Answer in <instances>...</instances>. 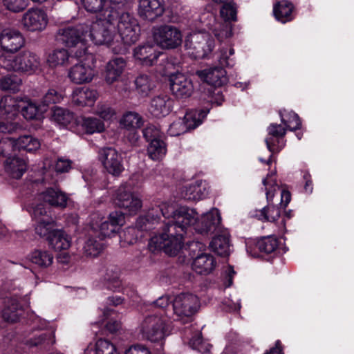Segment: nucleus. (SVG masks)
Masks as SVG:
<instances>
[{
    "mask_svg": "<svg viewBox=\"0 0 354 354\" xmlns=\"http://www.w3.org/2000/svg\"><path fill=\"white\" fill-rule=\"evenodd\" d=\"M40 197L50 206L61 209L66 207L68 200L66 194L57 188L47 189L41 194Z\"/></svg>",
    "mask_w": 354,
    "mask_h": 354,
    "instance_id": "393cba45",
    "label": "nucleus"
},
{
    "mask_svg": "<svg viewBox=\"0 0 354 354\" xmlns=\"http://www.w3.org/2000/svg\"><path fill=\"white\" fill-rule=\"evenodd\" d=\"M209 193V187L205 181L197 180L184 187L183 197L187 201H197L205 198Z\"/></svg>",
    "mask_w": 354,
    "mask_h": 354,
    "instance_id": "5701e85b",
    "label": "nucleus"
},
{
    "mask_svg": "<svg viewBox=\"0 0 354 354\" xmlns=\"http://www.w3.org/2000/svg\"><path fill=\"white\" fill-rule=\"evenodd\" d=\"M20 105L17 100L12 96L7 95L0 100V115L15 114Z\"/></svg>",
    "mask_w": 354,
    "mask_h": 354,
    "instance_id": "09e8293b",
    "label": "nucleus"
},
{
    "mask_svg": "<svg viewBox=\"0 0 354 354\" xmlns=\"http://www.w3.org/2000/svg\"><path fill=\"white\" fill-rule=\"evenodd\" d=\"M6 172L14 178H20L27 169V164L24 159L19 157H9L5 163Z\"/></svg>",
    "mask_w": 354,
    "mask_h": 354,
    "instance_id": "c756f323",
    "label": "nucleus"
},
{
    "mask_svg": "<svg viewBox=\"0 0 354 354\" xmlns=\"http://www.w3.org/2000/svg\"><path fill=\"white\" fill-rule=\"evenodd\" d=\"M216 262L212 255L201 254L194 259L192 269L200 274H207L214 270Z\"/></svg>",
    "mask_w": 354,
    "mask_h": 354,
    "instance_id": "cd10ccee",
    "label": "nucleus"
},
{
    "mask_svg": "<svg viewBox=\"0 0 354 354\" xmlns=\"http://www.w3.org/2000/svg\"><path fill=\"white\" fill-rule=\"evenodd\" d=\"M143 136L149 142L163 138V134L160 130L153 124H149L144 129Z\"/></svg>",
    "mask_w": 354,
    "mask_h": 354,
    "instance_id": "e2e57ef3",
    "label": "nucleus"
},
{
    "mask_svg": "<svg viewBox=\"0 0 354 354\" xmlns=\"http://www.w3.org/2000/svg\"><path fill=\"white\" fill-rule=\"evenodd\" d=\"M2 64L8 71L32 73L39 69L41 60L39 57L35 53L26 50L15 57L5 58L2 62Z\"/></svg>",
    "mask_w": 354,
    "mask_h": 354,
    "instance_id": "0eeeda50",
    "label": "nucleus"
},
{
    "mask_svg": "<svg viewBox=\"0 0 354 354\" xmlns=\"http://www.w3.org/2000/svg\"><path fill=\"white\" fill-rule=\"evenodd\" d=\"M172 104L173 101L168 95H159L151 99L149 111L154 117H164L170 113Z\"/></svg>",
    "mask_w": 354,
    "mask_h": 354,
    "instance_id": "412c9836",
    "label": "nucleus"
},
{
    "mask_svg": "<svg viewBox=\"0 0 354 354\" xmlns=\"http://www.w3.org/2000/svg\"><path fill=\"white\" fill-rule=\"evenodd\" d=\"M154 214H160L167 221L162 232L153 236L149 246L151 250H162L165 253L174 256L183 247L184 236L189 228L196 223V212L186 207H176L173 203L162 202L151 208Z\"/></svg>",
    "mask_w": 354,
    "mask_h": 354,
    "instance_id": "f257e3e1",
    "label": "nucleus"
},
{
    "mask_svg": "<svg viewBox=\"0 0 354 354\" xmlns=\"http://www.w3.org/2000/svg\"><path fill=\"white\" fill-rule=\"evenodd\" d=\"M95 218L99 219L100 216L97 214H94L92 215V227L93 228L99 227L100 231V234L104 236H111L112 234L116 232V230L115 227L111 225V223L108 221H104L98 223L97 221H95Z\"/></svg>",
    "mask_w": 354,
    "mask_h": 354,
    "instance_id": "864d4df0",
    "label": "nucleus"
},
{
    "mask_svg": "<svg viewBox=\"0 0 354 354\" xmlns=\"http://www.w3.org/2000/svg\"><path fill=\"white\" fill-rule=\"evenodd\" d=\"M162 55L157 51L152 44L140 46L134 50V57L140 60L143 65L152 66L157 62L158 58Z\"/></svg>",
    "mask_w": 354,
    "mask_h": 354,
    "instance_id": "b1692460",
    "label": "nucleus"
},
{
    "mask_svg": "<svg viewBox=\"0 0 354 354\" xmlns=\"http://www.w3.org/2000/svg\"><path fill=\"white\" fill-rule=\"evenodd\" d=\"M160 217L158 214H154L153 210L149 209L147 214L139 217L136 223V227L139 230H149L152 228L154 223L159 222Z\"/></svg>",
    "mask_w": 354,
    "mask_h": 354,
    "instance_id": "37998d69",
    "label": "nucleus"
},
{
    "mask_svg": "<svg viewBox=\"0 0 354 354\" xmlns=\"http://www.w3.org/2000/svg\"><path fill=\"white\" fill-rule=\"evenodd\" d=\"M20 83L15 77L10 76L4 77L0 82V88L3 91L16 92L19 90Z\"/></svg>",
    "mask_w": 354,
    "mask_h": 354,
    "instance_id": "680f3d73",
    "label": "nucleus"
},
{
    "mask_svg": "<svg viewBox=\"0 0 354 354\" xmlns=\"http://www.w3.org/2000/svg\"><path fill=\"white\" fill-rule=\"evenodd\" d=\"M69 54L64 48L55 50L48 57V62L50 66L64 65L68 62Z\"/></svg>",
    "mask_w": 354,
    "mask_h": 354,
    "instance_id": "de8ad7c7",
    "label": "nucleus"
},
{
    "mask_svg": "<svg viewBox=\"0 0 354 354\" xmlns=\"http://www.w3.org/2000/svg\"><path fill=\"white\" fill-rule=\"evenodd\" d=\"M115 206L124 209L129 214H136L142 206V200L131 189V185L122 184L113 195Z\"/></svg>",
    "mask_w": 354,
    "mask_h": 354,
    "instance_id": "9b49d317",
    "label": "nucleus"
},
{
    "mask_svg": "<svg viewBox=\"0 0 354 354\" xmlns=\"http://www.w3.org/2000/svg\"><path fill=\"white\" fill-rule=\"evenodd\" d=\"M237 7L234 3H225L221 9V15L225 21L236 20Z\"/></svg>",
    "mask_w": 354,
    "mask_h": 354,
    "instance_id": "bf43d9fd",
    "label": "nucleus"
},
{
    "mask_svg": "<svg viewBox=\"0 0 354 354\" xmlns=\"http://www.w3.org/2000/svg\"><path fill=\"white\" fill-rule=\"evenodd\" d=\"M99 160L104 169L113 176H119L124 170L122 155L114 148L104 147L99 151Z\"/></svg>",
    "mask_w": 354,
    "mask_h": 354,
    "instance_id": "ddd939ff",
    "label": "nucleus"
},
{
    "mask_svg": "<svg viewBox=\"0 0 354 354\" xmlns=\"http://www.w3.org/2000/svg\"><path fill=\"white\" fill-rule=\"evenodd\" d=\"M72 161L64 157L58 158L55 165V170L57 173L68 172L71 169Z\"/></svg>",
    "mask_w": 354,
    "mask_h": 354,
    "instance_id": "69168bd1",
    "label": "nucleus"
},
{
    "mask_svg": "<svg viewBox=\"0 0 354 354\" xmlns=\"http://www.w3.org/2000/svg\"><path fill=\"white\" fill-rule=\"evenodd\" d=\"M257 246L261 252L270 254L277 248L278 240L277 238L271 236L263 237L258 241Z\"/></svg>",
    "mask_w": 354,
    "mask_h": 354,
    "instance_id": "603ef678",
    "label": "nucleus"
},
{
    "mask_svg": "<svg viewBox=\"0 0 354 354\" xmlns=\"http://www.w3.org/2000/svg\"><path fill=\"white\" fill-rule=\"evenodd\" d=\"M165 10L162 0H140L138 15L144 19L153 21L161 16Z\"/></svg>",
    "mask_w": 354,
    "mask_h": 354,
    "instance_id": "f3484780",
    "label": "nucleus"
},
{
    "mask_svg": "<svg viewBox=\"0 0 354 354\" xmlns=\"http://www.w3.org/2000/svg\"><path fill=\"white\" fill-rule=\"evenodd\" d=\"M96 354H119L115 346L106 339H98L94 346Z\"/></svg>",
    "mask_w": 354,
    "mask_h": 354,
    "instance_id": "6e6d98bb",
    "label": "nucleus"
},
{
    "mask_svg": "<svg viewBox=\"0 0 354 354\" xmlns=\"http://www.w3.org/2000/svg\"><path fill=\"white\" fill-rule=\"evenodd\" d=\"M263 185L265 187L268 205L263 207L257 214L259 219L263 221L274 222L281 215V207H287L291 200L290 192L286 189L281 190L280 207L272 203L273 197L279 187L276 183L274 173H270L263 180Z\"/></svg>",
    "mask_w": 354,
    "mask_h": 354,
    "instance_id": "7ed1b4c3",
    "label": "nucleus"
},
{
    "mask_svg": "<svg viewBox=\"0 0 354 354\" xmlns=\"http://www.w3.org/2000/svg\"><path fill=\"white\" fill-rule=\"evenodd\" d=\"M28 259L40 268H47L53 262V255L47 250H35L28 255Z\"/></svg>",
    "mask_w": 354,
    "mask_h": 354,
    "instance_id": "f704fd0d",
    "label": "nucleus"
},
{
    "mask_svg": "<svg viewBox=\"0 0 354 354\" xmlns=\"http://www.w3.org/2000/svg\"><path fill=\"white\" fill-rule=\"evenodd\" d=\"M68 77L72 82L76 84L88 83L94 77V70L88 64L81 62L70 68Z\"/></svg>",
    "mask_w": 354,
    "mask_h": 354,
    "instance_id": "6ab92c4d",
    "label": "nucleus"
},
{
    "mask_svg": "<svg viewBox=\"0 0 354 354\" xmlns=\"http://www.w3.org/2000/svg\"><path fill=\"white\" fill-rule=\"evenodd\" d=\"M97 97L98 93L95 90L86 87L76 88L71 94L72 102L79 106H92Z\"/></svg>",
    "mask_w": 354,
    "mask_h": 354,
    "instance_id": "4be33fe9",
    "label": "nucleus"
},
{
    "mask_svg": "<svg viewBox=\"0 0 354 354\" xmlns=\"http://www.w3.org/2000/svg\"><path fill=\"white\" fill-rule=\"evenodd\" d=\"M109 221L111 223V225L116 227L118 225H122L124 223V215L120 211H115L111 212L109 216Z\"/></svg>",
    "mask_w": 354,
    "mask_h": 354,
    "instance_id": "338daca9",
    "label": "nucleus"
},
{
    "mask_svg": "<svg viewBox=\"0 0 354 354\" xmlns=\"http://www.w3.org/2000/svg\"><path fill=\"white\" fill-rule=\"evenodd\" d=\"M52 120L59 124L66 126L73 119V114L66 109L54 106L52 109Z\"/></svg>",
    "mask_w": 354,
    "mask_h": 354,
    "instance_id": "49530a36",
    "label": "nucleus"
},
{
    "mask_svg": "<svg viewBox=\"0 0 354 354\" xmlns=\"http://www.w3.org/2000/svg\"><path fill=\"white\" fill-rule=\"evenodd\" d=\"M234 50L232 48H222L218 53V62L219 64L223 66H233L234 60L230 57L233 55Z\"/></svg>",
    "mask_w": 354,
    "mask_h": 354,
    "instance_id": "13d9d810",
    "label": "nucleus"
},
{
    "mask_svg": "<svg viewBox=\"0 0 354 354\" xmlns=\"http://www.w3.org/2000/svg\"><path fill=\"white\" fill-rule=\"evenodd\" d=\"M166 145L162 138L151 141L147 148L149 158L153 160H158L165 155Z\"/></svg>",
    "mask_w": 354,
    "mask_h": 354,
    "instance_id": "ea45409f",
    "label": "nucleus"
},
{
    "mask_svg": "<svg viewBox=\"0 0 354 354\" xmlns=\"http://www.w3.org/2000/svg\"><path fill=\"white\" fill-rule=\"evenodd\" d=\"M116 23L119 35L113 52L118 54L124 50V44L131 45L138 41L140 29L137 19L128 12H119Z\"/></svg>",
    "mask_w": 354,
    "mask_h": 354,
    "instance_id": "20e7f679",
    "label": "nucleus"
},
{
    "mask_svg": "<svg viewBox=\"0 0 354 354\" xmlns=\"http://www.w3.org/2000/svg\"><path fill=\"white\" fill-rule=\"evenodd\" d=\"M200 307L198 297L191 293H181L172 300L173 314L174 319L184 321L194 315Z\"/></svg>",
    "mask_w": 354,
    "mask_h": 354,
    "instance_id": "1a4fd4ad",
    "label": "nucleus"
},
{
    "mask_svg": "<svg viewBox=\"0 0 354 354\" xmlns=\"http://www.w3.org/2000/svg\"><path fill=\"white\" fill-rule=\"evenodd\" d=\"M95 113L106 121L113 120L116 114L115 110L111 106L102 102H99L97 104Z\"/></svg>",
    "mask_w": 354,
    "mask_h": 354,
    "instance_id": "4d7b16f0",
    "label": "nucleus"
},
{
    "mask_svg": "<svg viewBox=\"0 0 354 354\" xmlns=\"http://www.w3.org/2000/svg\"><path fill=\"white\" fill-rule=\"evenodd\" d=\"M120 124L127 129L135 130L142 126L143 120L139 113L129 111L124 114L120 120Z\"/></svg>",
    "mask_w": 354,
    "mask_h": 354,
    "instance_id": "58836bf2",
    "label": "nucleus"
},
{
    "mask_svg": "<svg viewBox=\"0 0 354 354\" xmlns=\"http://www.w3.org/2000/svg\"><path fill=\"white\" fill-rule=\"evenodd\" d=\"M293 4L288 0L277 1L273 6L275 18L282 23H286L293 19Z\"/></svg>",
    "mask_w": 354,
    "mask_h": 354,
    "instance_id": "7c9ffc66",
    "label": "nucleus"
},
{
    "mask_svg": "<svg viewBox=\"0 0 354 354\" xmlns=\"http://www.w3.org/2000/svg\"><path fill=\"white\" fill-rule=\"evenodd\" d=\"M3 6L10 11L19 12L28 5V0H2Z\"/></svg>",
    "mask_w": 354,
    "mask_h": 354,
    "instance_id": "052dcab7",
    "label": "nucleus"
},
{
    "mask_svg": "<svg viewBox=\"0 0 354 354\" xmlns=\"http://www.w3.org/2000/svg\"><path fill=\"white\" fill-rule=\"evenodd\" d=\"M281 122L290 131H295L300 128L301 123L298 115L294 112L283 113L280 112Z\"/></svg>",
    "mask_w": 354,
    "mask_h": 354,
    "instance_id": "5fc2aeb1",
    "label": "nucleus"
},
{
    "mask_svg": "<svg viewBox=\"0 0 354 354\" xmlns=\"http://www.w3.org/2000/svg\"><path fill=\"white\" fill-rule=\"evenodd\" d=\"M88 25L86 21L80 23L75 26H70L59 28L57 33V39L62 44L68 48H73L80 45L82 51L77 53V57H81L85 53L86 44L88 41Z\"/></svg>",
    "mask_w": 354,
    "mask_h": 354,
    "instance_id": "423d86ee",
    "label": "nucleus"
},
{
    "mask_svg": "<svg viewBox=\"0 0 354 354\" xmlns=\"http://www.w3.org/2000/svg\"><path fill=\"white\" fill-rule=\"evenodd\" d=\"M210 247L218 255H229L230 244L228 232L225 231L214 237L210 243Z\"/></svg>",
    "mask_w": 354,
    "mask_h": 354,
    "instance_id": "2f4dec72",
    "label": "nucleus"
},
{
    "mask_svg": "<svg viewBox=\"0 0 354 354\" xmlns=\"http://www.w3.org/2000/svg\"><path fill=\"white\" fill-rule=\"evenodd\" d=\"M82 3L86 10L93 13L102 12L104 14L106 10H116L108 5L107 0H82Z\"/></svg>",
    "mask_w": 354,
    "mask_h": 354,
    "instance_id": "a19ab883",
    "label": "nucleus"
},
{
    "mask_svg": "<svg viewBox=\"0 0 354 354\" xmlns=\"http://www.w3.org/2000/svg\"><path fill=\"white\" fill-rule=\"evenodd\" d=\"M170 326L162 315H148L139 326V333L144 339L152 342H161L170 334Z\"/></svg>",
    "mask_w": 354,
    "mask_h": 354,
    "instance_id": "39448f33",
    "label": "nucleus"
},
{
    "mask_svg": "<svg viewBox=\"0 0 354 354\" xmlns=\"http://www.w3.org/2000/svg\"><path fill=\"white\" fill-rule=\"evenodd\" d=\"M21 24L30 32H41L47 26L48 18L46 12L39 8H30L22 15Z\"/></svg>",
    "mask_w": 354,
    "mask_h": 354,
    "instance_id": "f8f14e48",
    "label": "nucleus"
},
{
    "mask_svg": "<svg viewBox=\"0 0 354 354\" xmlns=\"http://www.w3.org/2000/svg\"><path fill=\"white\" fill-rule=\"evenodd\" d=\"M196 340L198 342V344H196V342L194 339H189V344L193 349L198 351L199 353L202 354L208 353L210 351L211 345L207 342L203 341V339L201 337V334L199 331H197Z\"/></svg>",
    "mask_w": 354,
    "mask_h": 354,
    "instance_id": "0e129e2a",
    "label": "nucleus"
},
{
    "mask_svg": "<svg viewBox=\"0 0 354 354\" xmlns=\"http://www.w3.org/2000/svg\"><path fill=\"white\" fill-rule=\"evenodd\" d=\"M64 100V95L55 88H49L40 100V103L45 111L50 104L60 103Z\"/></svg>",
    "mask_w": 354,
    "mask_h": 354,
    "instance_id": "c03bdc74",
    "label": "nucleus"
},
{
    "mask_svg": "<svg viewBox=\"0 0 354 354\" xmlns=\"http://www.w3.org/2000/svg\"><path fill=\"white\" fill-rule=\"evenodd\" d=\"M82 127L86 132L88 134L101 133L105 129L104 122L100 120L93 117L83 118Z\"/></svg>",
    "mask_w": 354,
    "mask_h": 354,
    "instance_id": "a18cd8bd",
    "label": "nucleus"
},
{
    "mask_svg": "<svg viewBox=\"0 0 354 354\" xmlns=\"http://www.w3.org/2000/svg\"><path fill=\"white\" fill-rule=\"evenodd\" d=\"M154 42L162 49H174L183 41L181 31L171 25H162L153 30Z\"/></svg>",
    "mask_w": 354,
    "mask_h": 354,
    "instance_id": "9d476101",
    "label": "nucleus"
},
{
    "mask_svg": "<svg viewBox=\"0 0 354 354\" xmlns=\"http://www.w3.org/2000/svg\"><path fill=\"white\" fill-rule=\"evenodd\" d=\"M268 131L270 137L266 138V143L268 150L271 152L274 151V149L272 147V139L271 138L274 137L276 138H283L286 133V129L281 126V124H270L268 128Z\"/></svg>",
    "mask_w": 354,
    "mask_h": 354,
    "instance_id": "3c124183",
    "label": "nucleus"
},
{
    "mask_svg": "<svg viewBox=\"0 0 354 354\" xmlns=\"http://www.w3.org/2000/svg\"><path fill=\"white\" fill-rule=\"evenodd\" d=\"M56 230L53 219L50 216H46L39 222H36L35 225V232L41 238H45L47 241L48 237L53 234Z\"/></svg>",
    "mask_w": 354,
    "mask_h": 354,
    "instance_id": "c9c22d12",
    "label": "nucleus"
},
{
    "mask_svg": "<svg viewBox=\"0 0 354 354\" xmlns=\"http://www.w3.org/2000/svg\"><path fill=\"white\" fill-rule=\"evenodd\" d=\"M185 47L188 54L193 58L202 59L212 51L214 41L207 32H194L187 37Z\"/></svg>",
    "mask_w": 354,
    "mask_h": 354,
    "instance_id": "6e6552de",
    "label": "nucleus"
},
{
    "mask_svg": "<svg viewBox=\"0 0 354 354\" xmlns=\"http://www.w3.org/2000/svg\"><path fill=\"white\" fill-rule=\"evenodd\" d=\"M15 147L19 150H25L28 152L35 151L39 149V140L30 135H26L14 140Z\"/></svg>",
    "mask_w": 354,
    "mask_h": 354,
    "instance_id": "e433bc0d",
    "label": "nucleus"
},
{
    "mask_svg": "<svg viewBox=\"0 0 354 354\" xmlns=\"http://www.w3.org/2000/svg\"><path fill=\"white\" fill-rule=\"evenodd\" d=\"M46 216H49L47 214L46 208L41 204L37 205L33 207L32 217L35 222H39V220H41Z\"/></svg>",
    "mask_w": 354,
    "mask_h": 354,
    "instance_id": "774afa93",
    "label": "nucleus"
},
{
    "mask_svg": "<svg viewBox=\"0 0 354 354\" xmlns=\"http://www.w3.org/2000/svg\"><path fill=\"white\" fill-rule=\"evenodd\" d=\"M221 221V217L218 209L214 208L209 212L205 214L202 218L203 227L196 229L200 233L207 232L211 231L214 227L218 226Z\"/></svg>",
    "mask_w": 354,
    "mask_h": 354,
    "instance_id": "72a5a7b5",
    "label": "nucleus"
},
{
    "mask_svg": "<svg viewBox=\"0 0 354 354\" xmlns=\"http://www.w3.org/2000/svg\"><path fill=\"white\" fill-rule=\"evenodd\" d=\"M119 16L117 10H106L102 19L95 21H86L88 25V39L97 45L113 47L116 45L118 35L115 33V23Z\"/></svg>",
    "mask_w": 354,
    "mask_h": 354,
    "instance_id": "f03ea898",
    "label": "nucleus"
},
{
    "mask_svg": "<svg viewBox=\"0 0 354 354\" xmlns=\"http://www.w3.org/2000/svg\"><path fill=\"white\" fill-rule=\"evenodd\" d=\"M170 89L177 98L189 97L194 90L192 81L182 73L172 75L169 79Z\"/></svg>",
    "mask_w": 354,
    "mask_h": 354,
    "instance_id": "dca6fc26",
    "label": "nucleus"
},
{
    "mask_svg": "<svg viewBox=\"0 0 354 354\" xmlns=\"http://www.w3.org/2000/svg\"><path fill=\"white\" fill-rule=\"evenodd\" d=\"M104 249V243L97 237H89L84 245V252L88 257H95Z\"/></svg>",
    "mask_w": 354,
    "mask_h": 354,
    "instance_id": "79ce46f5",
    "label": "nucleus"
},
{
    "mask_svg": "<svg viewBox=\"0 0 354 354\" xmlns=\"http://www.w3.org/2000/svg\"><path fill=\"white\" fill-rule=\"evenodd\" d=\"M127 66V62L123 57H115L110 59L104 66L102 77L105 82L111 85L118 82Z\"/></svg>",
    "mask_w": 354,
    "mask_h": 354,
    "instance_id": "2eb2a0df",
    "label": "nucleus"
},
{
    "mask_svg": "<svg viewBox=\"0 0 354 354\" xmlns=\"http://www.w3.org/2000/svg\"><path fill=\"white\" fill-rule=\"evenodd\" d=\"M134 82L136 91L142 97L147 96L155 87L153 82L147 75H140Z\"/></svg>",
    "mask_w": 354,
    "mask_h": 354,
    "instance_id": "4c0bfd02",
    "label": "nucleus"
},
{
    "mask_svg": "<svg viewBox=\"0 0 354 354\" xmlns=\"http://www.w3.org/2000/svg\"><path fill=\"white\" fill-rule=\"evenodd\" d=\"M24 45V39L21 32L17 30L6 28L0 33V46L9 53L19 50Z\"/></svg>",
    "mask_w": 354,
    "mask_h": 354,
    "instance_id": "4468645a",
    "label": "nucleus"
},
{
    "mask_svg": "<svg viewBox=\"0 0 354 354\" xmlns=\"http://www.w3.org/2000/svg\"><path fill=\"white\" fill-rule=\"evenodd\" d=\"M104 279L107 281L109 288L113 291H117L120 289L121 281L120 280V271L118 268L113 267L107 268Z\"/></svg>",
    "mask_w": 354,
    "mask_h": 354,
    "instance_id": "8fccbe9b",
    "label": "nucleus"
},
{
    "mask_svg": "<svg viewBox=\"0 0 354 354\" xmlns=\"http://www.w3.org/2000/svg\"><path fill=\"white\" fill-rule=\"evenodd\" d=\"M205 81L214 86H221L227 82L226 71L222 67H214L201 72Z\"/></svg>",
    "mask_w": 354,
    "mask_h": 354,
    "instance_id": "c85d7f7f",
    "label": "nucleus"
},
{
    "mask_svg": "<svg viewBox=\"0 0 354 354\" xmlns=\"http://www.w3.org/2000/svg\"><path fill=\"white\" fill-rule=\"evenodd\" d=\"M23 311L22 306L20 304L18 298L11 297L5 299L2 317L6 322L10 323L18 322Z\"/></svg>",
    "mask_w": 354,
    "mask_h": 354,
    "instance_id": "aec40b11",
    "label": "nucleus"
},
{
    "mask_svg": "<svg viewBox=\"0 0 354 354\" xmlns=\"http://www.w3.org/2000/svg\"><path fill=\"white\" fill-rule=\"evenodd\" d=\"M24 344L29 346H37L41 344L54 343V334L51 330H32L24 340Z\"/></svg>",
    "mask_w": 354,
    "mask_h": 354,
    "instance_id": "bb28decb",
    "label": "nucleus"
},
{
    "mask_svg": "<svg viewBox=\"0 0 354 354\" xmlns=\"http://www.w3.org/2000/svg\"><path fill=\"white\" fill-rule=\"evenodd\" d=\"M49 246L56 251L66 250L71 245V238L64 230L56 229L48 237Z\"/></svg>",
    "mask_w": 354,
    "mask_h": 354,
    "instance_id": "a878e982",
    "label": "nucleus"
},
{
    "mask_svg": "<svg viewBox=\"0 0 354 354\" xmlns=\"http://www.w3.org/2000/svg\"><path fill=\"white\" fill-rule=\"evenodd\" d=\"M201 122L196 120L191 113H187L183 118H178L174 121L168 129V133L171 136H178L187 132L189 129L198 127Z\"/></svg>",
    "mask_w": 354,
    "mask_h": 354,
    "instance_id": "a211bd4d",
    "label": "nucleus"
},
{
    "mask_svg": "<svg viewBox=\"0 0 354 354\" xmlns=\"http://www.w3.org/2000/svg\"><path fill=\"white\" fill-rule=\"evenodd\" d=\"M20 107L21 113L26 120L39 119L46 112L40 102L37 103L30 100L23 102Z\"/></svg>",
    "mask_w": 354,
    "mask_h": 354,
    "instance_id": "473e14b6",
    "label": "nucleus"
}]
</instances>
